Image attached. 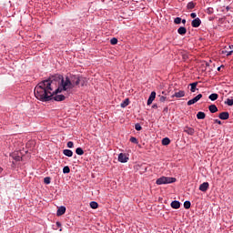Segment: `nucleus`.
Masks as SVG:
<instances>
[{
  "instance_id": "f257e3e1",
  "label": "nucleus",
  "mask_w": 233,
  "mask_h": 233,
  "mask_svg": "<svg viewBox=\"0 0 233 233\" xmlns=\"http://www.w3.org/2000/svg\"><path fill=\"white\" fill-rule=\"evenodd\" d=\"M54 87L52 86V80L46 79L38 83L34 90L35 96L39 101L46 103L48 101H65L66 96L65 95H57L54 93Z\"/></svg>"
},
{
  "instance_id": "f03ea898",
  "label": "nucleus",
  "mask_w": 233,
  "mask_h": 233,
  "mask_svg": "<svg viewBox=\"0 0 233 233\" xmlns=\"http://www.w3.org/2000/svg\"><path fill=\"white\" fill-rule=\"evenodd\" d=\"M49 79L52 81V84L54 81L58 83V87L54 91V94H61V92H66L67 90H72V88H74V83H72L68 76H66L65 78L63 75H55Z\"/></svg>"
},
{
  "instance_id": "7ed1b4c3",
  "label": "nucleus",
  "mask_w": 233,
  "mask_h": 233,
  "mask_svg": "<svg viewBox=\"0 0 233 233\" xmlns=\"http://www.w3.org/2000/svg\"><path fill=\"white\" fill-rule=\"evenodd\" d=\"M157 185H170V183H176V177H161L156 181Z\"/></svg>"
},
{
  "instance_id": "20e7f679",
  "label": "nucleus",
  "mask_w": 233,
  "mask_h": 233,
  "mask_svg": "<svg viewBox=\"0 0 233 233\" xmlns=\"http://www.w3.org/2000/svg\"><path fill=\"white\" fill-rule=\"evenodd\" d=\"M71 83H73V88H75V86H78L79 83H81V78H79V76H71L70 78Z\"/></svg>"
},
{
  "instance_id": "39448f33",
  "label": "nucleus",
  "mask_w": 233,
  "mask_h": 233,
  "mask_svg": "<svg viewBox=\"0 0 233 233\" xmlns=\"http://www.w3.org/2000/svg\"><path fill=\"white\" fill-rule=\"evenodd\" d=\"M201 97H203L202 94L197 95L195 97L187 101V106H191V105H196V103H198V101H199Z\"/></svg>"
},
{
  "instance_id": "423d86ee",
  "label": "nucleus",
  "mask_w": 233,
  "mask_h": 233,
  "mask_svg": "<svg viewBox=\"0 0 233 233\" xmlns=\"http://www.w3.org/2000/svg\"><path fill=\"white\" fill-rule=\"evenodd\" d=\"M10 157H12V159H14V161H21V159H23V157H21V153L16 151V152H13L10 155Z\"/></svg>"
},
{
  "instance_id": "0eeeda50",
  "label": "nucleus",
  "mask_w": 233,
  "mask_h": 233,
  "mask_svg": "<svg viewBox=\"0 0 233 233\" xmlns=\"http://www.w3.org/2000/svg\"><path fill=\"white\" fill-rule=\"evenodd\" d=\"M191 25L193 28H199V26H201V19L199 17L193 19Z\"/></svg>"
},
{
  "instance_id": "6e6552de",
  "label": "nucleus",
  "mask_w": 233,
  "mask_h": 233,
  "mask_svg": "<svg viewBox=\"0 0 233 233\" xmlns=\"http://www.w3.org/2000/svg\"><path fill=\"white\" fill-rule=\"evenodd\" d=\"M209 187H210V184H208V182H203L199 186L198 190H200V192H207Z\"/></svg>"
},
{
  "instance_id": "1a4fd4ad",
  "label": "nucleus",
  "mask_w": 233,
  "mask_h": 233,
  "mask_svg": "<svg viewBox=\"0 0 233 233\" xmlns=\"http://www.w3.org/2000/svg\"><path fill=\"white\" fill-rule=\"evenodd\" d=\"M118 161L119 163H127L128 162V157L125 153H120L118 155Z\"/></svg>"
},
{
  "instance_id": "9d476101",
  "label": "nucleus",
  "mask_w": 233,
  "mask_h": 233,
  "mask_svg": "<svg viewBox=\"0 0 233 233\" xmlns=\"http://www.w3.org/2000/svg\"><path fill=\"white\" fill-rule=\"evenodd\" d=\"M219 119H222L223 121H227L230 117V114L228 111L221 112L218 115Z\"/></svg>"
},
{
  "instance_id": "9b49d317",
  "label": "nucleus",
  "mask_w": 233,
  "mask_h": 233,
  "mask_svg": "<svg viewBox=\"0 0 233 233\" xmlns=\"http://www.w3.org/2000/svg\"><path fill=\"white\" fill-rule=\"evenodd\" d=\"M184 132L188 136H194V134H196V130L193 127H186L184 128Z\"/></svg>"
},
{
  "instance_id": "f8f14e48",
  "label": "nucleus",
  "mask_w": 233,
  "mask_h": 233,
  "mask_svg": "<svg viewBox=\"0 0 233 233\" xmlns=\"http://www.w3.org/2000/svg\"><path fill=\"white\" fill-rule=\"evenodd\" d=\"M154 99H156V91L151 92L147 99V106H150L152 103H154Z\"/></svg>"
},
{
  "instance_id": "ddd939ff",
  "label": "nucleus",
  "mask_w": 233,
  "mask_h": 233,
  "mask_svg": "<svg viewBox=\"0 0 233 233\" xmlns=\"http://www.w3.org/2000/svg\"><path fill=\"white\" fill-rule=\"evenodd\" d=\"M65 212H66V208L65 206H61L56 211V216H63Z\"/></svg>"
},
{
  "instance_id": "4468645a",
  "label": "nucleus",
  "mask_w": 233,
  "mask_h": 233,
  "mask_svg": "<svg viewBox=\"0 0 233 233\" xmlns=\"http://www.w3.org/2000/svg\"><path fill=\"white\" fill-rule=\"evenodd\" d=\"M171 97H185V91L179 90L178 92H175V94L171 96Z\"/></svg>"
},
{
  "instance_id": "2eb2a0df",
  "label": "nucleus",
  "mask_w": 233,
  "mask_h": 233,
  "mask_svg": "<svg viewBox=\"0 0 233 233\" xmlns=\"http://www.w3.org/2000/svg\"><path fill=\"white\" fill-rule=\"evenodd\" d=\"M181 207V202H179L178 200H174L171 202V208L177 209Z\"/></svg>"
},
{
  "instance_id": "dca6fc26",
  "label": "nucleus",
  "mask_w": 233,
  "mask_h": 233,
  "mask_svg": "<svg viewBox=\"0 0 233 233\" xmlns=\"http://www.w3.org/2000/svg\"><path fill=\"white\" fill-rule=\"evenodd\" d=\"M63 154L66 156V157H72L74 156V152L70 149H64Z\"/></svg>"
},
{
  "instance_id": "f3484780",
  "label": "nucleus",
  "mask_w": 233,
  "mask_h": 233,
  "mask_svg": "<svg viewBox=\"0 0 233 233\" xmlns=\"http://www.w3.org/2000/svg\"><path fill=\"white\" fill-rule=\"evenodd\" d=\"M190 86V92H192L194 94V92H196V90H198V82H193L191 84H189Z\"/></svg>"
},
{
  "instance_id": "a211bd4d",
  "label": "nucleus",
  "mask_w": 233,
  "mask_h": 233,
  "mask_svg": "<svg viewBox=\"0 0 233 233\" xmlns=\"http://www.w3.org/2000/svg\"><path fill=\"white\" fill-rule=\"evenodd\" d=\"M208 110L211 114H216V112H218V106L212 104L208 106Z\"/></svg>"
},
{
  "instance_id": "6ab92c4d",
  "label": "nucleus",
  "mask_w": 233,
  "mask_h": 233,
  "mask_svg": "<svg viewBox=\"0 0 233 233\" xmlns=\"http://www.w3.org/2000/svg\"><path fill=\"white\" fill-rule=\"evenodd\" d=\"M177 34H179V35H185V34H187V27L185 26H180L177 29Z\"/></svg>"
},
{
  "instance_id": "aec40b11",
  "label": "nucleus",
  "mask_w": 233,
  "mask_h": 233,
  "mask_svg": "<svg viewBox=\"0 0 233 233\" xmlns=\"http://www.w3.org/2000/svg\"><path fill=\"white\" fill-rule=\"evenodd\" d=\"M128 105H130V99L126 98V99L120 104V106H121V108H127V106H128Z\"/></svg>"
},
{
  "instance_id": "412c9836",
  "label": "nucleus",
  "mask_w": 233,
  "mask_h": 233,
  "mask_svg": "<svg viewBox=\"0 0 233 233\" xmlns=\"http://www.w3.org/2000/svg\"><path fill=\"white\" fill-rule=\"evenodd\" d=\"M218 97H219V95L217 93H212L209 95L208 99H210V101H217Z\"/></svg>"
},
{
  "instance_id": "4be33fe9",
  "label": "nucleus",
  "mask_w": 233,
  "mask_h": 233,
  "mask_svg": "<svg viewBox=\"0 0 233 233\" xmlns=\"http://www.w3.org/2000/svg\"><path fill=\"white\" fill-rule=\"evenodd\" d=\"M205 117H207V114H205L203 111H200L197 114L198 119H205Z\"/></svg>"
},
{
  "instance_id": "5701e85b",
  "label": "nucleus",
  "mask_w": 233,
  "mask_h": 233,
  "mask_svg": "<svg viewBox=\"0 0 233 233\" xmlns=\"http://www.w3.org/2000/svg\"><path fill=\"white\" fill-rule=\"evenodd\" d=\"M187 10H194L196 8V4L194 2H188L187 5Z\"/></svg>"
},
{
  "instance_id": "b1692460",
  "label": "nucleus",
  "mask_w": 233,
  "mask_h": 233,
  "mask_svg": "<svg viewBox=\"0 0 233 233\" xmlns=\"http://www.w3.org/2000/svg\"><path fill=\"white\" fill-rule=\"evenodd\" d=\"M162 145H164V147H167V145H170V138L168 137H165L162 139Z\"/></svg>"
},
{
  "instance_id": "393cba45",
  "label": "nucleus",
  "mask_w": 233,
  "mask_h": 233,
  "mask_svg": "<svg viewBox=\"0 0 233 233\" xmlns=\"http://www.w3.org/2000/svg\"><path fill=\"white\" fill-rule=\"evenodd\" d=\"M190 207H192V203H190V201L186 200L184 202V208H186L187 210H188V208H190Z\"/></svg>"
},
{
  "instance_id": "a878e982",
  "label": "nucleus",
  "mask_w": 233,
  "mask_h": 233,
  "mask_svg": "<svg viewBox=\"0 0 233 233\" xmlns=\"http://www.w3.org/2000/svg\"><path fill=\"white\" fill-rule=\"evenodd\" d=\"M89 205H90L91 208H93V209H96L99 207V204H97V202H96V201H91Z\"/></svg>"
},
{
  "instance_id": "bb28decb",
  "label": "nucleus",
  "mask_w": 233,
  "mask_h": 233,
  "mask_svg": "<svg viewBox=\"0 0 233 233\" xmlns=\"http://www.w3.org/2000/svg\"><path fill=\"white\" fill-rule=\"evenodd\" d=\"M76 154H77V156H83V154H85V151L81 147H77L76 149Z\"/></svg>"
},
{
  "instance_id": "cd10ccee",
  "label": "nucleus",
  "mask_w": 233,
  "mask_h": 233,
  "mask_svg": "<svg viewBox=\"0 0 233 233\" xmlns=\"http://www.w3.org/2000/svg\"><path fill=\"white\" fill-rule=\"evenodd\" d=\"M206 14H208V15H212V14H214V8L212 7H208L206 9Z\"/></svg>"
},
{
  "instance_id": "c85d7f7f",
  "label": "nucleus",
  "mask_w": 233,
  "mask_h": 233,
  "mask_svg": "<svg viewBox=\"0 0 233 233\" xmlns=\"http://www.w3.org/2000/svg\"><path fill=\"white\" fill-rule=\"evenodd\" d=\"M63 174H70V167L68 166L64 167Z\"/></svg>"
},
{
  "instance_id": "c756f323",
  "label": "nucleus",
  "mask_w": 233,
  "mask_h": 233,
  "mask_svg": "<svg viewBox=\"0 0 233 233\" xmlns=\"http://www.w3.org/2000/svg\"><path fill=\"white\" fill-rule=\"evenodd\" d=\"M225 105H228V106H232L233 99L228 98L227 101H225Z\"/></svg>"
},
{
  "instance_id": "7c9ffc66",
  "label": "nucleus",
  "mask_w": 233,
  "mask_h": 233,
  "mask_svg": "<svg viewBox=\"0 0 233 233\" xmlns=\"http://www.w3.org/2000/svg\"><path fill=\"white\" fill-rule=\"evenodd\" d=\"M129 141H130L131 143H134L135 145H137V143H139V141H137V138L135 137H131L130 139H129Z\"/></svg>"
},
{
  "instance_id": "2f4dec72",
  "label": "nucleus",
  "mask_w": 233,
  "mask_h": 233,
  "mask_svg": "<svg viewBox=\"0 0 233 233\" xmlns=\"http://www.w3.org/2000/svg\"><path fill=\"white\" fill-rule=\"evenodd\" d=\"M135 129L137 130V132H139V130H142L143 127H141V124L137 123V124L135 125Z\"/></svg>"
},
{
  "instance_id": "473e14b6",
  "label": "nucleus",
  "mask_w": 233,
  "mask_h": 233,
  "mask_svg": "<svg viewBox=\"0 0 233 233\" xmlns=\"http://www.w3.org/2000/svg\"><path fill=\"white\" fill-rule=\"evenodd\" d=\"M174 23L175 25H181V17H176Z\"/></svg>"
},
{
  "instance_id": "72a5a7b5",
  "label": "nucleus",
  "mask_w": 233,
  "mask_h": 233,
  "mask_svg": "<svg viewBox=\"0 0 233 233\" xmlns=\"http://www.w3.org/2000/svg\"><path fill=\"white\" fill-rule=\"evenodd\" d=\"M110 43H111V45H117V38H116V37L111 38Z\"/></svg>"
},
{
  "instance_id": "f704fd0d",
  "label": "nucleus",
  "mask_w": 233,
  "mask_h": 233,
  "mask_svg": "<svg viewBox=\"0 0 233 233\" xmlns=\"http://www.w3.org/2000/svg\"><path fill=\"white\" fill-rule=\"evenodd\" d=\"M222 54H226V56H232L233 54V49H231V51H222Z\"/></svg>"
},
{
  "instance_id": "c9c22d12",
  "label": "nucleus",
  "mask_w": 233,
  "mask_h": 233,
  "mask_svg": "<svg viewBox=\"0 0 233 233\" xmlns=\"http://www.w3.org/2000/svg\"><path fill=\"white\" fill-rule=\"evenodd\" d=\"M159 97L160 103H165L167 101V96H159Z\"/></svg>"
},
{
  "instance_id": "e433bc0d",
  "label": "nucleus",
  "mask_w": 233,
  "mask_h": 233,
  "mask_svg": "<svg viewBox=\"0 0 233 233\" xmlns=\"http://www.w3.org/2000/svg\"><path fill=\"white\" fill-rule=\"evenodd\" d=\"M50 177H46L44 178V182L46 183V185H50Z\"/></svg>"
},
{
  "instance_id": "4c0bfd02",
  "label": "nucleus",
  "mask_w": 233,
  "mask_h": 233,
  "mask_svg": "<svg viewBox=\"0 0 233 233\" xmlns=\"http://www.w3.org/2000/svg\"><path fill=\"white\" fill-rule=\"evenodd\" d=\"M67 148H74V142L72 141L67 142Z\"/></svg>"
},
{
  "instance_id": "58836bf2",
  "label": "nucleus",
  "mask_w": 233,
  "mask_h": 233,
  "mask_svg": "<svg viewBox=\"0 0 233 233\" xmlns=\"http://www.w3.org/2000/svg\"><path fill=\"white\" fill-rule=\"evenodd\" d=\"M214 123H216L217 125H223V123L219 119H214Z\"/></svg>"
},
{
  "instance_id": "ea45409f",
  "label": "nucleus",
  "mask_w": 233,
  "mask_h": 233,
  "mask_svg": "<svg viewBox=\"0 0 233 233\" xmlns=\"http://www.w3.org/2000/svg\"><path fill=\"white\" fill-rule=\"evenodd\" d=\"M190 17H192V19H197L196 17H198V15L196 13H191Z\"/></svg>"
},
{
  "instance_id": "a19ab883",
  "label": "nucleus",
  "mask_w": 233,
  "mask_h": 233,
  "mask_svg": "<svg viewBox=\"0 0 233 233\" xmlns=\"http://www.w3.org/2000/svg\"><path fill=\"white\" fill-rule=\"evenodd\" d=\"M181 23H182L183 25H186L187 20H186V19H181Z\"/></svg>"
},
{
  "instance_id": "79ce46f5",
  "label": "nucleus",
  "mask_w": 233,
  "mask_h": 233,
  "mask_svg": "<svg viewBox=\"0 0 233 233\" xmlns=\"http://www.w3.org/2000/svg\"><path fill=\"white\" fill-rule=\"evenodd\" d=\"M221 68H223V66L218 67V72H221Z\"/></svg>"
},
{
  "instance_id": "37998d69",
  "label": "nucleus",
  "mask_w": 233,
  "mask_h": 233,
  "mask_svg": "<svg viewBox=\"0 0 233 233\" xmlns=\"http://www.w3.org/2000/svg\"><path fill=\"white\" fill-rule=\"evenodd\" d=\"M152 108H157V104H154V105L152 106Z\"/></svg>"
},
{
  "instance_id": "c03bdc74",
  "label": "nucleus",
  "mask_w": 233,
  "mask_h": 233,
  "mask_svg": "<svg viewBox=\"0 0 233 233\" xmlns=\"http://www.w3.org/2000/svg\"><path fill=\"white\" fill-rule=\"evenodd\" d=\"M56 226L61 227V222H56Z\"/></svg>"
},
{
  "instance_id": "a18cd8bd",
  "label": "nucleus",
  "mask_w": 233,
  "mask_h": 233,
  "mask_svg": "<svg viewBox=\"0 0 233 233\" xmlns=\"http://www.w3.org/2000/svg\"><path fill=\"white\" fill-rule=\"evenodd\" d=\"M230 50H233V46H229Z\"/></svg>"
},
{
  "instance_id": "49530a36",
  "label": "nucleus",
  "mask_w": 233,
  "mask_h": 233,
  "mask_svg": "<svg viewBox=\"0 0 233 233\" xmlns=\"http://www.w3.org/2000/svg\"><path fill=\"white\" fill-rule=\"evenodd\" d=\"M1 172H3V167H0V174H1Z\"/></svg>"
},
{
  "instance_id": "de8ad7c7",
  "label": "nucleus",
  "mask_w": 233,
  "mask_h": 233,
  "mask_svg": "<svg viewBox=\"0 0 233 233\" xmlns=\"http://www.w3.org/2000/svg\"><path fill=\"white\" fill-rule=\"evenodd\" d=\"M12 165H15V163L13 161V162H12Z\"/></svg>"
},
{
  "instance_id": "09e8293b",
  "label": "nucleus",
  "mask_w": 233,
  "mask_h": 233,
  "mask_svg": "<svg viewBox=\"0 0 233 233\" xmlns=\"http://www.w3.org/2000/svg\"><path fill=\"white\" fill-rule=\"evenodd\" d=\"M165 110H168V107H166Z\"/></svg>"
},
{
  "instance_id": "8fccbe9b",
  "label": "nucleus",
  "mask_w": 233,
  "mask_h": 233,
  "mask_svg": "<svg viewBox=\"0 0 233 233\" xmlns=\"http://www.w3.org/2000/svg\"><path fill=\"white\" fill-rule=\"evenodd\" d=\"M227 10H228V7H227Z\"/></svg>"
}]
</instances>
